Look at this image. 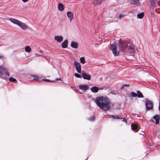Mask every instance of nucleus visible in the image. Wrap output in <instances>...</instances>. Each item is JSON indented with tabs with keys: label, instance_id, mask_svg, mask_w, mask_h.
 <instances>
[{
	"label": "nucleus",
	"instance_id": "obj_1",
	"mask_svg": "<svg viewBox=\"0 0 160 160\" xmlns=\"http://www.w3.org/2000/svg\"><path fill=\"white\" fill-rule=\"evenodd\" d=\"M96 103L99 108L104 111H108L113 105L111 103L110 100L107 98L100 97L97 98Z\"/></svg>",
	"mask_w": 160,
	"mask_h": 160
},
{
	"label": "nucleus",
	"instance_id": "obj_2",
	"mask_svg": "<svg viewBox=\"0 0 160 160\" xmlns=\"http://www.w3.org/2000/svg\"><path fill=\"white\" fill-rule=\"evenodd\" d=\"M118 42V48L121 52H126L129 50H131L132 52L133 51V45L132 43L122 41L121 39H120Z\"/></svg>",
	"mask_w": 160,
	"mask_h": 160
},
{
	"label": "nucleus",
	"instance_id": "obj_3",
	"mask_svg": "<svg viewBox=\"0 0 160 160\" xmlns=\"http://www.w3.org/2000/svg\"><path fill=\"white\" fill-rule=\"evenodd\" d=\"M9 20L12 23L18 25L23 30L26 29L28 28V26L25 23L18 20L17 19L11 18Z\"/></svg>",
	"mask_w": 160,
	"mask_h": 160
},
{
	"label": "nucleus",
	"instance_id": "obj_4",
	"mask_svg": "<svg viewBox=\"0 0 160 160\" xmlns=\"http://www.w3.org/2000/svg\"><path fill=\"white\" fill-rule=\"evenodd\" d=\"M145 106L147 111L152 110L153 108V105L152 102L148 100V98L145 99Z\"/></svg>",
	"mask_w": 160,
	"mask_h": 160
},
{
	"label": "nucleus",
	"instance_id": "obj_5",
	"mask_svg": "<svg viewBox=\"0 0 160 160\" xmlns=\"http://www.w3.org/2000/svg\"><path fill=\"white\" fill-rule=\"evenodd\" d=\"M117 47L113 44H111L109 47L110 49L112 51L113 54L115 56H117L119 55L120 52L119 51H117Z\"/></svg>",
	"mask_w": 160,
	"mask_h": 160
},
{
	"label": "nucleus",
	"instance_id": "obj_6",
	"mask_svg": "<svg viewBox=\"0 0 160 160\" xmlns=\"http://www.w3.org/2000/svg\"><path fill=\"white\" fill-rule=\"evenodd\" d=\"M0 73L2 74L4 76L5 75L7 76H9V74L7 69L2 66H0Z\"/></svg>",
	"mask_w": 160,
	"mask_h": 160
},
{
	"label": "nucleus",
	"instance_id": "obj_7",
	"mask_svg": "<svg viewBox=\"0 0 160 160\" xmlns=\"http://www.w3.org/2000/svg\"><path fill=\"white\" fill-rule=\"evenodd\" d=\"M74 65L76 68L78 72L80 73L81 72V66L79 63L78 61H75L74 62Z\"/></svg>",
	"mask_w": 160,
	"mask_h": 160
},
{
	"label": "nucleus",
	"instance_id": "obj_8",
	"mask_svg": "<svg viewBox=\"0 0 160 160\" xmlns=\"http://www.w3.org/2000/svg\"><path fill=\"white\" fill-rule=\"evenodd\" d=\"M152 118L155 120V124L156 125H159L160 118L159 115H155Z\"/></svg>",
	"mask_w": 160,
	"mask_h": 160
},
{
	"label": "nucleus",
	"instance_id": "obj_9",
	"mask_svg": "<svg viewBox=\"0 0 160 160\" xmlns=\"http://www.w3.org/2000/svg\"><path fill=\"white\" fill-rule=\"evenodd\" d=\"M82 76L83 78L84 79H86L88 80H90L91 78V76L85 73H82Z\"/></svg>",
	"mask_w": 160,
	"mask_h": 160
},
{
	"label": "nucleus",
	"instance_id": "obj_10",
	"mask_svg": "<svg viewBox=\"0 0 160 160\" xmlns=\"http://www.w3.org/2000/svg\"><path fill=\"white\" fill-rule=\"evenodd\" d=\"M67 16L69 19L70 22H71L73 18V14L71 11H68L67 12Z\"/></svg>",
	"mask_w": 160,
	"mask_h": 160
},
{
	"label": "nucleus",
	"instance_id": "obj_11",
	"mask_svg": "<svg viewBox=\"0 0 160 160\" xmlns=\"http://www.w3.org/2000/svg\"><path fill=\"white\" fill-rule=\"evenodd\" d=\"M54 38L58 42H60L63 40V37L62 36H55Z\"/></svg>",
	"mask_w": 160,
	"mask_h": 160
},
{
	"label": "nucleus",
	"instance_id": "obj_12",
	"mask_svg": "<svg viewBox=\"0 0 160 160\" xmlns=\"http://www.w3.org/2000/svg\"><path fill=\"white\" fill-rule=\"evenodd\" d=\"M71 46L73 48H77L78 46V43L77 42L72 41L71 42Z\"/></svg>",
	"mask_w": 160,
	"mask_h": 160
},
{
	"label": "nucleus",
	"instance_id": "obj_13",
	"mask_svg": "<svg viewBox=\"0 0 160 160\" xmlns=\"http://www.w3.org/2000/svg\"><path fill=\"white\" fill-rule=\"evenodd\" d=\"M79 87L80 89L84 90L88 89L89 88L88 85H80Z\"/></svg>",
	"mask_w": 160,
	"mask_h": 160
},
{
	"label": "nucleus",
	"instance_id": "obj_14",
	"mask_svg": "<svg viewBox=\"0 0 160 160\" xmlns=\"http://www.w3.org/2000/svg\"><path fill=\"white\" fill-rule=\"evenodd\" d=\"M68 43V40L67 39L65 40L62 44V48H67Z\"/></svg>",
	"mask_w": 160,
	"mask_h": 160
},
{
	"label": "nucleus",
	"instance_id": "obj_15",
	"mask_svg": "<svg viewBox=\"0 0 160 160\" xmlns=\"http://www.w3.org/2000/svg\"><path fill=\"white\" fill-rule=\"evenodd\" d=\"M91 90L93 92H97L99 90L98 88L96 86H93L91 88Z\"/></svg>",
	"mask_w": 160,
	"mask_h": 160
},
{
	"label": "nucleus",
	"instance_id": "obj_16",
	"mask_svg": "<svg viewBox=\"0 0 160 160\" xmlns=\"http://www.w3.org/2000/svg\"><path fill=\"white\" fill-rule=\"evenodd\" d=\"M129 2L132 5H135L136 4L139 3L140 0H128Z\"/></svg>",
	"mask_w": 160,
	"mask_h": 160
},
{
	"label": "nucleus",
	"instance_id": "obj_17",
	"mask_svg": "<svg viewBox=\"0 0 160 160\" xmlns=\"http://www.w3.org/2000/svg\"><path fill=\"white\" fill-rule=\"evenodd\" d=\"M150 2L152 6L153 7L157 6V0H150Z\"/></svg>",
	"mask_w": 160,
	"mask_h": 160
},
{
	"label": "nucleus",
	"instance_id": "obj_18",
	"mask_svg": "<svg viewBox=\"0 0 160 160\" xmlns=\"http://www.w3.org/2000/svg\"><path fill=\"white\" fill-rule=\"evenodd\" d=\"M58 9L59 10L62 11L64 9V6L63 4L59 3L58 4Z\"/></svg>",
	"mask_w": 160,
	"mask_h": 160
},
{
	"label": "nucleus",
	"instance_id": "obj_19",
	"mask_svg": "<svg viewBox=\"0 0 160 160\" xmlns=\"http://www.w3.org/2000/svg\"><path fill=\"white\" fill-rule=\"evenodd\" d=\"M29 78H30L31 79H32L33 80H37V81L39 80V77L38 76H34L32 75H30L29 76Z\"/></svg>",
	"mask_w": 160,
	"mask_h": 160
},
{
	"label": "nucleus",
	"instance_id": "obj_20",
	"mask_svg": "<svg viewBox=\"0 0 160 160\" xmlns=\"http://www.w3.org/2000/svg\"><path fill=\"white\" fill-rule=\"evenodd\" d=\"M137 97L138 98H143L144 96L143 95L142 93L139 91L138 90L137 91Z\"/></svg>",
	"mask_w": 160,
	"mask_h": 160
},
{
	"label": "nucleus",
	"instance_id": "obj_21",
	"mask_svg": "<svg viewBox=\"0 0 160 160\" xmlns=\"http://www.w3.org/2000/svg\"><path fill=\"white\" fill-rule=\"evenodd\" d=\"M132 129L133 131H136L138 128V126L135 124H133L131 125Z\"/></svg>",
	"mask_w": 160,
	"mask_h": 160
},
{
	"label": "nucleus",
	"instance_id": "obj_22",
	"mask_svg": "<svg viewBox=\"0 0 160 160\" xmlns=\"http://www.w3.org/2000/svg\"><path fill=\"white\" fill-rule=\"evenodd\" d=\"M114 119H122V118L119 116L118 115H112L111 117Z\"/></svg>",
	"mask_w": 160,
	"mask_h": 160
},
{
	"label": "nucleus",
	"instance_id": "obj_23",
	"mask_svg": "<svg viewBox=\"0 0 160 160\" xmlns=\"http://www.w3.org/2000/svg\"><path fill=\"white\" fill-rule=\"evenodd\" d=\"M37 81L38 82H40L41 81H44L45 82H54L53 81H51L49 79H42V80H37Z\"/></svg>",
	"mask_w": 160,
	"mask_h": 160
},
{
	"label": "nucleus",
	"instance_id": "obj_24",
	"mask_svg": "<svg viewBox=\"0 0 160 160\" xmlns=\"http://www.w3.org/2000/svg\"><path fill=\"white\" fill-rule=\"evenodd\" d=\"M144 15V13L143 12H141L138 14L137 17L138 18L141 19L143 17Z\"/></svg>",
	"mask_w": 160,
	"mask_h": 160
},
{
	"label": "nucleus",
	"instance_id": "obj_25",
	"mask_svg": "<svg viewBox=\"0 0 160 160\" xmlns=\"http://www.w3.org/2000/svg\"><path fill=\"white\" fill-rule=\"evenodd\" d=\"M31 50V48L29 46H27L25 48V51L27 52H29Z\"/></svg>",
	"mask_w": 160,
	"mask_h": 160
},
{
	"label": "nucleus",
	"instance_id": "obj_26",
	"mask_svg": "<svg viewBox=\"0 0 160 160\" xmlns=\"http://www.w3.org/2000/svg\"><path fill=\"white\" fill-rule=\"evenodd\" d=\"M95 119V117L94 116H91L88 119V120L90 121H94Z\"/></svg>",
	"mask_w": 160,
	"mask_h": 160
},
{
	"label": "nucleus",
	"instance_id": "obj_27",
	"mask_svg": "<svg viewBox=\"0 0 160 160\" xmlns=\"http://www.w3.org/2000/svg\"><path fill=\"white\" fill-rule=\"evenodd\" d=\"M0 78H2L6 80H7L8 79V78L6 77L5 76H4L2 74L0 73Z\"/></svg>",
	"mask_w": 160,
	"mask_h": 160
},
{
	"label": "nucleus",
	"instance_id": "obj_28",
	"mask_svg": "<svg viewBox=\"0 0 160 160\" xmlns=\"http://www.w3.org/2000/svg\"><path fill=\"white\" fill-rule=\"evenodd\" d=\"M9 80L10 81H12L13 82H17V81L15 79L13 78L12 77H10L9 78Z\"/></svg>",
	"mask_w": 160,
	"mask_h": 160
},
{
	"label": "nucleus",
	"instance_id": "obj_29",
	"mask_svg": "<svg viewBox=\"0 0 160 160\" xmlns=\"http://www.w3.org/2000/svg\"><path fill=\"white\" fill-rule=\"evenodd\" d=\"M80 62L82 64H84L85 62V60L84 57H82L80 58Z\"/></svg>",
	"mask_w": 160,
	"mask_h": 160
},
{
	"label": "nucleus",
	"instance_id": "obj_30",
	"mask_svg": "<svg viewBox=\"0 0 160 160\" xmlns=\"http://www.w3.org/2000/svg\"><path fill=\"white\" fill-rule=\"evenodd\" d=\"M131 95L132 96V97H137V93L135 92H132L131 93Z\"/></svg>",
	"mask_w": 160,
	"mask_h": 160
},
{
	"label": "nucleus",
	"instance_id": "obj_31",
	"mask_svg": "<svg viewBox=\"0 0 160 160\" xmlns=\"http://www.w3.org/2000/svg\"><path fill=\"white\" fill-rule=\"evenodd\" d=\"M74 76L77 78H81L82 77L81 75L78 73H75L74 74Z\"/></svg>",
	"mask_w": 160,
	"mask_h": 160
},
{
	"label": "nucleus",
	"instance_id": "obj_32",
	"mask_svg": "<svg viewBox=\"0 0 160 160\" xmlns=\"http://www.w3.org/2000/svg\"><path fill=\"white\" fill-rule=\"evenodd\" d=\"M130 86L129 84H123L121 88V89H122L125 87H129Z\"/></svg>",
	"mask_w": 160,
	"mask_h": 160
},
{
	"label": "nucleus",
	"instance_id": "obj_33",
	"mask_svg": "<svg viewBox=\"0 0 160 160\" xmlns=\"http://www.w3.org/2000/svg\"><path fill=\"white\" fill-rule=\"evenodd\" d=\"M124 15L122 14H120L119 15V18H121L123 17H124Z\"/></svg>",
	"mask_w": 160,
	"mask_h": 160
},
{
	"label": "nucleus",
	"instance_id": "obj_34",
	"mask_svg": "<svg viewBox=\"0 0 160 160\" xmlns=\"http://www.w3.org/2000/svg\"><path fill=\"white\" fill-rule=\"evenodd\" d=\"M122 121L126 123L127 122V120L125 119V118H123Z\"/></svg>",
	"mask_w": 160,
	"mask_h": 160
},
{
	"label": "nucleus",
	"instance_id": "obj_35",
	"mask_svg": "<svg viewBox=\"0 0 160 160\" xmlns=\"http://www.w3.org/2000/svg\"><path fill=\"white\" fill-rule=\"evenodd\" d=\"M150 121L151 122H154V121L153 119H151L150 120Z\"/></svg>",
	"mask_w": 160,
	"mask_h": 160
},
{
	"label": "nucleus",
	"instance_id": "obj_36",
	"mask_svg": "<svg viewBox=\"0 0 160 160\" xmlns=\"http://www.w3.org/2000/svg\"><path fill=\"white\" fill-rule=\"evenodd\" d=\"M22 0L24 2H28V0Z\"/></svg>",
	"mask_w": 160,
	"mask_h": 160
},
{
	"label": "nucleus",
	"instance_id": "obj_37",
	"mask_svg": "<svg viewBox=\"0 0 160 160\" xmlns=\"http://www.w3.org/2000/svg\"><path fill=\"white\" fill-rule=\"evenodd\" d=\"M99 80L100 81H102V78H99Z\"/></svg>",
	"mask_w": 160,
	"mask_h": 160
},
{
	"label": "nucleus",
	"instance_id": "obj_38",
	"mask_svg": "<svg viewBox=\"0 0 160 160\" xmlns=\"http://www.w3.org/2000/svg\"><path fill=\"white\" fill-rule=\"evenodd\" d=\"M98 89H99V90H100V89L102 90V89H103V87H102V88H98Z\"/></svg>",
	"mask_w": 160,
	"mask_h": 160
},
{
	"label": "nucleus",
	"instance_id": "obj_39",
	"mask_svg": "<svg viewBox=\"0 0 160 160\" xmlns=\"http://www.w3.org/2000/svg\"><path fill=\"white\" fill-rule=\"evenodd\" d=\"M60 79H60V78H56V80H60Z\"/></svg>",
	"mask_w": 160,
	"mask_h": 160
},
{
	"label": "nucleus",
	"instance_id": "obj_40",
	"mask_svg": "<svg viewBox=\"0 0 160 160\" xmlns=\"http://www.w3.org/2000/svg\"><path fill=\"white\" fill-rule=\"evenodd\" d=\"M3 56L2 55L0 54V58H3Z\"/></svg>",
	"mask_w": 160,
	"mask_h": 160
},
{
	"label": "nucleus",
	"instance_id": "obj_41",
	"mask_svg": "<svg viewBox=\"0 0 160 160\" xmlns=\"http://www.w3.org/2000/svg\"><path fill=\"white\" fill-rule=\"evenodd\" d=\"M158 109H159V110L160 112V103H159V104Z\"/></svg>",
	"mask_w": 160,
	"mask_h": 160
},
{
	"label": "nucleus",
	"instance_id": "obj_42",
	"mask_svg": "<svg viewBox=\"0 0 160 160\" xmlns=\"http://www.w3.org/2000/svg\"><path fill=\"white\" fill-rule=\"evenodd\" d=\"M40 52L41 53H42L43 52L41 50H40Z\"/></svg>",
	"mask_w": 160,
	"mask_h": 160
},
{
	"label": "nucleus",
	"instance_id": "obj_43",
	"mask_svg": "<svg viewBox=\"0 0 160 160\" xmlns=\"http://www.w3.org/2000/svg\"><path fill=\"white\" fill-rule=\"evenodd\" d=\"M151 13H152V14L154 15V13L152 12Z\"/></svg>",
	"mask_w": 160,
	"mask_h": 160
},
{
	"label": "nucleus",
	"instance_id": "obj_44",
	"mask_svg": "<svg viewBox=\"0 0 160 160\" xmlns=\"http://www.w3.org/2000/svg\"><path fill=\"white\" fill-rule=\"evenodd\" d=\"M88 158H87L85 160H87Z\"/></svg>",
	"mask_w": 160,
	"mask_h": 160
},
{
	"label": "nucleus",
	"instance_id": "obj_45",
	"mask_svg": "<svg viewBox=\"0 0 160 160\" xmlns=\"http://www.w3.org/2000/svg\"><path fill=\"white\" fill-rule=\"evenodd\" d=\"M142 132L143 133H144V132Z\"/></svg>",
	"mask_w": 160,
	"mask_h": 160
}]
</instances>
